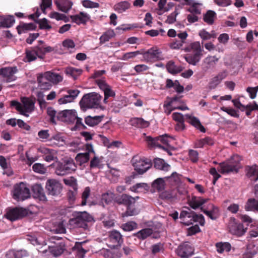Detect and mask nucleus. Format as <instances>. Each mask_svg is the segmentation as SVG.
I'll return each instance as SVG.
<instances>
[{
    "instance_id": "32",
    "label": "nucleus",
    "mask_w": 258,
    "mask_h": 258,
    "mask_svg": "<svg viewBox=\"0 0 258 258\" xmlns=\"http://www.w3.org/2000/svg\"><path fill=\"white\" fill-rule=\"evenodd\" d=\"M85 148L87 152L84 153H79L77 155L76 159H78L80 157L82 160L81 161H88L89 159L90 154H94L92 145L90 144H86Z\"/></svg>"
},
{
    "instance_id": "64",
    "label": "nucleus",
    "mask_w": 258,
    "mask_h": 258,
    "mask_svg": "<svg viewBox=\"0 0 258 258\" xmlns=\"http://www.w3.org/2000/svg\"><path fill=\"white\" fill-rule=\"evenodd\" d=\"M82 4L85 8H98L99 4L97 3L92 2L90 0H84L82 2Z\"/></svg>"
},
{
    "instance_id": "44",
    "label": "nucleus",
    "mask_w": 258,
    "mask_h": 258,
    "mask_svg": "<svg viewBox=\"0 0 258 258\" xmlns=\"http://www.w3.org/2000/svg\"><path fill=\"white\" fill-rule=\"evenodd\" d=\"M213 144V140L209 137L198 140L195 143L197 148H204L207 146H211Z\"/></svg>"
},
{
    "instance_id": "38",
    "label": "nucleus",
    "mask_w": 258,
    "mask_h": 258,
    "mask_svg": "<svg viewBox=\"0 0 258 258\" xmlns=\"http://www.w3.org/2000/svg\"><path fill=\"white\" fill-rule=\"evenodd\" d=\"M211 210H202L203 212L212 220H216L219 216V209L213 205H210Z\"/></svg>"
},
{
    "instance_id": "46",
    "label": "nucleus",
    "mask_w": 258,
    "mask_h": 258,
    "mask_svg": "<svg viewBox=\"0 0 258 258\" xmlns=\"http://www.w3.org/2000/svg\"><path fill=\"white\" fill-rule=\"evenodd\" d=\"M82 72L81 69L73 67H68L65 70L66 74L72 77L74 79H76L78 76L80 75Z\"/></svg>"
},
{
    "instance_id": "4",
    "label": "nucleus",
    "mask_w": 258,
    "mask_h": 258,
    "mask_svg": "<svg viewBox=\"0 0 258 258\" xmlns=\"http://www.w3.org/2000/svg\"><path fill=\"white\" fill-rule=\"evenodd\" d=\"M22 104L17 101H12L11 105L15 107L20 114L28 116V113L32 112L34 108V104L32 100L27 97L21 98Z\"/></svg>"
},
{
    "instance_id": "23",
    "label": "nucleus",
    "mask_w": 258,
    "mask_h": 258,
    "mask_svg": "<svg viewBox=\"0 0 258 258\" xmlns=\"http://www.w3.org/2000/svg\"><path fill=\"white\" fill-rule=\"evenodd\" d=\"M72 21L80 25L81 24H85L90 19L89 15L84 12H80L79 14L71 16Z\"/></svg>"
},
{
    "instance_id": "29",
    "label": "nucleus",
    "mask_w": 258,
    "mask_h": 258,
    "mask_svg": "<svg viewBox=\"0 0 258 258\" xmlns=\"http://www.w3.org/2000/svg\"><path fill=\"white\" fill-rule=\"evenodd\" d=\"M206 202V199L197 197H193L188 201L189 205L194 209L200 208Z\"/></svg>"
},
{
    "instance_id": "28",
    "label": "nucleus",
    "mask_w": 258,
    "mask_h": 258,
    "mask_svg": "<svg viewBox=\"0 0 258 258\" xmlns=\"http://www.w3.org/2000/svg\"><path fill=\"white\" fill-rule=\"evenodd\" d=\"M185 116L189 123L192 124L197 129L199 130L201 132L203 133L205 132V128L202 125V124L200 122V121L198 118L189 114H186Z\"/></svg>"
},
{
    "instance_id": "55",
    "label": "nucleus",
    "mask_w": 258,
    "mask_h": 258,
    "mask_svg": "<svg viewBox=\"0 0 258 258\" xmlns=\"http://www.w3.org/2000/svg\"><path fill=\"white\" fill-rule=\"evenodd\" d=\"M123 204L127 205L128 207L134 204L136 202V199L127 195H123L121 197Z\"/></svg>"
},
{
    "instance_id": "5",
    "label": "nucleus",
    "mask_w": 258,
    "mask_h": 258,
    "mask_svg": "<svg viewBox=\"0 0 258 258\" xmlns=\"http://www.w3.org/2000/svg\"><path fill=\"white\" fill-rule=\"evenodd\" d=\"M13 196L17 201H24L30 196L29 189L23 182L16 184L14 188Z\"/></svg>"
},
{
    "instance_id": "41",
    "label": "nucleus",
    "mask_w": 258,
    "mask_h": 258,
    "mask_svg": "<svg viewBox=\"0 0 258 258\" xmlns=\"http://www.w3.org/2000/svg\"><path fill=\"white\" fill-rule=\"evenodd\" d=\"M167 71L172 74H175L180 72L182 70V67L175 65L172 61H169L166 64Z\"/></svg>"
},
{
    "instance_id": "49",
    "label": "nucleus",
    "mask_w": 258,
    "mask_h": 258,
    "mask_svg": "<svg viewBox=\"0 0 258 258\" xmlns=\"http://www.w3.org/2000/svg\"><path fill=\"white\" fill-rule=\"evenodd\" d=\"M217 251L222 253L224 252H228L231 249V245L228 242H219L216 244Z\"/></svg>"
},
{
    "instance_id": "14",
    "label": "nucleus",
    "mask_w": 258,
    "mask_h": 258,
    "mask_svg": "<svg viewBox=\"0 0 258 258\" xmlns=\"http://www.w3.org/2000/svg\"><path fill=\"white\" fill-rule=\"evenodd\" d=\"M67 94L58 100V103L60 105L65 104L74 101L80 93L78 89H69Z\"/></svg>"
},
{
    "instance_id": "33",
    "label": "nucleus",
    "mask_w": 258,
    "mask_h": 258,
    "mask_svg": "<svg viewBox=\"0 0 258 258\" xmlns=\"http://www.w3.org/2000/svg\"><path fill=\"white\" fill-rule=\"evenodd\" d=\"M173 101L174 102V103L175 105H179L181 104V101L180 97L176 96L171 98L169 102L166 104H165L164 105L165 112L168 115L170 114L172 111L177 109L173 108H172V107L170 106V105H171V102Z\"/></svg>"
},
{
    "instance_id": "17",
    "label": "nucleus",
    "mask_w": 258,
    "mask_h": 258,
    "mask_svg": "<svg viewBox=\"0 0 258 258\" xmlns=\"http://www.w3.org/2000/svg\"><path fill=\"white\" fill-rule=\"evenodd\" d=\"M188 34L186 32L184 31L177 33V38L170 44V47L173 49H179L181 48L183 44L185 42Z\"/></svg>"
},
{
    "instance_id": "50",
    "label": "nucleus",
    "mask_w": 258,
    "mask_h": 258,
    "mask_svg": "<svg viewBox=\"0 0 258 258\" xmlns=\"http://www.w3.org/2000/svg\"><path fill=\"white\" fill-rule=\"evenodd\" d=\"M202 56L196 54H188L184 58L188 63L195 66L200 60Z\"/></svg>"
},
{
    "instance_id": "62",
    "label": "nucleus",
    "mask_w": 258,
    "mask_h": 258,
    "mask_svg": "<svg viewBox=\"0 0 258 258\" xmlns=\"http://www.w3.org/2000/svg\"><path fill=\"white\" fill-rule=\"evenodd\" d=\"M104 70L96 71L94 72L93 78L95 79V82L97 85V80L106 81L105 77H102L105 74Z\"/></svg>"
},
{
    "instance_id": "18",
    "label": "nucleus",
    "mask_w": 258,
    "mask_h": 258,
    "mask_svg": "<svg viewBox=\"0 0 258 258\" xmlns=\"http://www.w3.org/2000/svg\"><path fill=\"white\" fill-rule=\"evenodd\" d=\"M176 252L181 258H188L193 254L194 250L188 244H183L178 246Z\"/></svg>"
},
{
    "instance_id": "24",
    "label": "nucleus",
    "mask_w": 258,
    "mask_h": 258,
    "mask_svg": "<svg viewBox=\"0 0 258 258\" xmlns=\"http://www.w3.org/2000/svg\"><path fill=\"white\" fill-rule=\"evenodd\" d=\"M131 7V4L127 1L116 3L113 7L114 11L118 14L126 12Z\"/></svg>"
},
{
    "instance_id": "56",
    "label": "nucleus",
    "mask_w": 258,
    "mask_h": 258,
    "mask_svg": "<svg viewBox=\"0 0 258 258\" xmlns=\"http://www.w3.org/2000/svg\"><path fill=\"white\" fill-rule=\"evenodd\" d=\"M154 167L163 171H168L171 169V166L167 162H154Z\"/></svg>"
},
{
    "instance_id": "1",
    "label": "nucleus",
    "mask_w": 258,
    "mask_h": 258,
    "mask_svg": "<svg viewBox=\"0 0 258 258\" xmlns=\"http://www.w3.org/2000/svg\"><path fill=\"white\" fill-rule=\"evenodd\" d=\"M174 140L172 137L168 136L167 134L153 138L150 136H147L145 141L147 143L148 146L151 148H159L167 151L169 155H171V151L169 150L171 146L170 142Z\"/></svg>"
},
{
    "instance_id": "52",
    "label": "nucleus",
    "mask_w": 258,
    "mask_h": 258,
    "mask_svg": "<svg viewBox=\"0 0 258 258\" xmlns=\"http://www.w3.org/2000/svg\"><path fill=\"white\" fill-rule=\"evenodd\" d=\"M35 26L32 23L20 24L17 28L18 32L20 34L27 30H33Z\"/></svg>"
},
{
    "instance_id": "13",
    "label": "nucleus",
    "mask_w": 258,
    "mask_h": 258,
    "mask_svg": "<svg viewBox=\"0 0 258 258\" xmlns=\"http://www.w3.org/2000/svg\"><path fill=\"white\" fill-rule=\"evenodd\" d=\"M27 212L25 209L15 208L9 210L7 212V218L11 221H15L26 216Z\"/></svg>"
},
{
    "instance_id": "39",
    "label": "nucleus",
    "mask_w": 258,
    "mask_h": 258,
    "mask_svg": "<svg viewBox=\"0 0 258 258\" xmlns=\"http://www.w3.org/2000/svg\"><path fill=\"white\" fill-rule=\"evenodd\" d=\"M40 151L45 154L44 159L46 161H54L56 159V154L54 150L47 148H42Z\"/></svg>"
},
{
    "instance_id": "57",
    "label": "nucleus",
    "mask_w": 258,
    "mask_h": 258,
    "mask_svg": "<svg viewBox=\"0 0 258 258\" xmlns=\"http://www.w3.org/2000/svg\"><path fill=\"white\" fill-rule=\"evenodd\" d=\"M121 228L124 231H131L137 228V224L133 221H130L121 225Z\"/></svg>"
},
{
    "instance_id": "53",
    "label": "nucleus",
    "mask_w": 258,
    "mask_h": 258,
    "mask_svg": "<svg viewBox=\"0 0 258 258\" xmlns=\"http://www.w3.org/2000/svg\"><path fill=\"white\" fill-rule=\"evenodd\" d=\"M37 57V53L33 48L26 51L25 61L30 62L35 60Z\"/></svg>"
},
{
    "instance_id": "20",
    "label": "nucleus",
    "mask_w": 258,
    "mask_h": 258,
    "mask_svg": "<svg viewBox=\"0 0 258 258\" xmlns=\"http://www.w3.org/2000/svg\"><path fill=\"white\" fill-rule=\"evenodd\" d=\"M33 196L35 199L41 201H46V197L42 186L39 184H35L32 187Z\"/></svg>"
},
{
    "instance_id": "63",
    "label": "nucleus",
    "mask_w": 258,
    "mask_h": 258,
    "mask_svg": "<svg viewBox=\"0 0 258 258\" xmlns=\"http://www.w3.org/2000/svg\"><path fill=\"white\" fill-rule=\"evenodd\" d=\"M141 54H142V52L140 51L126 52L122 55L121 59L127 60L130 59H133L136 57L138 55Z\"/></svg>"
},
{
    "instance_id": "6",
    "label": "nucleus",
    "mask_w": 258,
    "mask_h": 258,
    "mask_svg": "<svg viewBox=\"0 0 258 258\" xmlns=\"http://www.w3.org/2000/svg\"><path fill=\"white\" fill-rule=\"evenodd\" d=\"M55 173L58 175H64L76 169L75 162H55Z\"/></svg>"
},
{
    "instance_id": "27",
    "label": "nucleus",
    "mask_w": 258,
    "mask_h": 258,
    "mask_svg": "<svg viewBox=\"0 0 258 258\" xmlns=\"http://www.w3.org/2000/svg\"><path fill=\"white\" fill-rule=\"evenodd\" d=\"M246 175L251 180L256 181L258 180V166L255 164L251 166L246 167Z\"/></svg>"
},
{
    "instance_id": "31",
    "label": "nucleus",
    "mask_w": 258,
    "mask_h": 258,
    "mask_svg": "<svg viewBox=\"0 0 258 258\" xmlns=\"http://www.w3.org/2000/svg\"><path fill=\"white\" fill-rule=\"evenodd\" d=\"M100 253L104 258H119L120 257V253L116 249H103Z\"/></svg>"
},
{
    "instance_id": "40",
    "label": "nucleus",
    "mask_w": 258,
    "mask_h": 258,
    "mask_svg": "<svg viewBox=\"0 0 258 258\" xmlns=\"http://www.w3.org/2000/svg\"><path fill=\"white\" fill-rule=\"evenodd\" d=\"M103 118V116H88L85 118V123L90 126H95L98 123H99Z\"/></svg>"
},
{
    "instance_id": "26",
    "label": "nucleus",
    "mask_w": 258,
    "mask_h": 258,
    "mask_svg": "<svg viewBox=\"0 0 258 258\" xmlns=\"http://www.w3.org/2000/svg\"><path fill=\"white\" fill-rule=\"evenodd\" d=\"M152 165V162H134L135 170L139 174H143Z\"/></svg>"
},
{
    "instance_id": "43",
    "label": "nucleus",
    "mask_w": 258,
    "mask_h": 258,
    "mask_svg": "<svg viewBox=\"0 0 258 258\" xmlns=\"http://www.w3.org/2000/svg\"><path fill=\"white\" fill-rule=\"evenodd\" d=\"M165 178H158L155 180L152 183L153 188L158 191L162 190L165 187Z\"/></svg>"
},
{
    "instance_id": "37",
    "label": "nucleus",
    "mask_w": 258,
    "mask_h": 258,
    "mask_svg": "<svg viewBox=\"0 0 258 258\" xmlns=\"http://www.w3.org/2000/svg\"><path fill=\"white\" fill-rule=\"evenodd\" d=\"M109 239L111 242L116 245H118L122 242V236L116 230L112 231L109 233Z\"/></svg>"
},
{
    "instance_id": "16",
    "label": "nucleus",
    "mask_w": 258,
    "mask_h": 258,
    "mask_svg": "<svg viewBox=\"0 0 258 258\" xmlns=\"http://www.w3.org/2000/svg\"><path fill=\"white\" fill-rule=\"evenodd\" d=\"M37 81L38 87L41 90H47L52 87L46 72L38 74L37 76Z\"/></svg>"
},
{
    "instance_id": "30",
    "label": "nucleus",
    "mask_w": 258,
    "mask_h": 258,
    "mask_svg": "<svg viewBox=\"0 0 258 258\" xmlns=\"http://www.w3.org/2000/svg\"><path fill=\"white\" fill-rule=\"evenodd\" d=\"M50 80L51 85H57L62 81L63 77L60 74L52 71L45 72Z\"/></svg>"
},
{
    "instance_id": "25",
    "label": "nucleus",
    "mask_w": 258,
    "mask_h": 258,
    "mask_svg": "<svg viewBox=\"0 0 258 258\" xmlns=\"http://www.w3.org/2000/svg\"><path fill=\"white\" fill-rule=\"evenodd\" d=\"M49 252L55 256L60 255L64 250V244L59 242L54 245L48 246Z\"/></svg>"
},
{
    "instance_id": "47",
    "label": "nucleus",
    "mask_w": 258,
    "mask_h": 258,
    "mask_svg": "<svg viewBox=\"0 0 258 258\" xmlns=\"http://www.w3.org/2000/svg\"><path fill=\"white\" fill-rule=\"evenodd\" d=\"M216 17V13L211 10L208 11L204 16V20L209 25L213 24Z\"/></svg>"
},
{
    "instance_id": "3",
    "label": "nucleus",
    "mask_w": 258,
    "mask_h": 258,
    "mask_svg": "<svg viewBox=\"0 0 258 258\" xmlns=\"http://www.w3.org/2000/svg\"><path fill=\"white\" fill-rule=\"evenodd\" d=\"M181 223L186 225H189L195 222H198L201 225H204L205 219L203 215L197 214L188 208H185L181 211L179 216Z\"/></svg>"
},
{
    "instance_id": "12",
    "label": "nucleus",
    "mask_w": 258,
    "mask_h": 258,
    "mask_svg": "<svg viewBox=\"0 0 258 258\" xmlns=\"http://www.w3.org/2000/svg\"><path fill=\"white\" fill-rule=\"evenodd\" d=\"M93 221V217L86 212L79 213L75 219V223L80 227L86 229L87 227V222Z\"/></svg>"
},
{
    "instance_id": "51",
    "label": "nucleus",
    "mask_w": 258,
    "mask_h": 258,
    "mask_svg": "<svg viewBox=\"0 0 258 258\" xmlns=\"http://www.w3.org/2000/svg\"><path fill=\"white\" fill-rule=\"evenodd\" d=\"M153 230L151 228L143 229L135 234V235L140 239H144L151 235Z\"/></svg>"
},
{
    "instance_id": "11",
    "label": "nucleus",
    "mask_w": 258,
    "mask_h": 258,
    "mask_svg": "<svg viewBox=\"0 0 258 258\" xmlns=\"http://www.w3.org/2000/svg\"><path fill=\"white\" fill-rule=\"evenodd\" d=\"M239 167V165L234 162H220L218 171L222 174L237 172Z\"/></svg>"
},
{
    "instance_id": "35",
    "label": "nucleus",
    "mask_w": 258,
    "mask_h": 258,
    "mask_svg": "<svg viewBox=\"0 0 258 258\" xmlns=\"http://www.w3.org/2000/svg\"><path fill=\"white\" fill-rule=\"evenodd\" d=\"M149 189V186L146 183H138L130 187V190L136 193L145 192Z\"/></svg>"
},
{
    "instance_id": "58",
    "label": "nucleus",
    "mask_w": 258,
    "mask_h": 258,
    "mask_svg": "<svg viewBox=\"0 0 258 258\" xmlns=\"http://www.w3.org/2000/svg\"><path fill=\"white\" fill-rule=\"evenodd\" d=\"M51 231L57 233H64L66 232V229L62 223L59 222L57 225L56 223L54 224Z\"/></svg>"
},
{
    "instance_id": "19",
    "label": "nucleus",
    "mask_w": 258,
    "mask_h": 258,
    "mask_svg": "<svg viewBox=\"0 0 258 258\" xmlns=\"http://www.w3.org/2000/svg\"><path fill=\"white\" fill-rule=\"evenodd\" d=\"M159 53V49L152 48L142 54L143 58L146 61L154 62L158 59Z\"/></svg>"
},
{
    "instance_id": "48",
    "label": "nucleus",
    "mask_w": 258,
    "mask_h": 258,
    "mask_svg": "<svg viewBox=\"0 0 258 258\" xmlns=\"http://www.w3.org/2000/svg\"><path fill=\"white\" fill-rule=\"evenodd\" d=\"M115 33L113 30H108L104 32L100 37V43L102 44L105 42L108 41L111 38L113 37Z\"/></svg>"
},
{
    "instance_id": "61",
    "label": "nucleus",
    "mask_w": 258,
    "mask_h": 258,
    "mask_svg": "<svg viewBox=\"0 0 258 258\" xmlns=\"http://www.w3.org/2000/svg\"><path fill=\"white\" fill-rule=\"evenodd\" d=\"M179 14L178 9L176 8L175 11L170 14L166 20V23L169 24L174 23L176 21V17Z\"/></svg>"
},
{
    "instance_id": "9",
    "label": "nucleus",
    "mask_w": 258,
    "mask_h": 258,
    "mask_svg": "<svg viewBox=\"0 0 258 258\" xmlns=\"http://www.w3.org/2000/svg\"><path fill=\"white\" fill-rule=\"evenodd\" d=\"M18 72L17 67H9L0 69V76L6 82H10L16 80L15 74Z\"/></svg>"
},
{
    "instance_id": "45",
    "label": "nucleus",
    "mask_w": 258,
    "mask_h": 258,
    "mask_svg": "<svg viewBox=\"0 0 258 258\" xmlns=\"http://www.w3.org/2000/svg\"><path fill=\"white\" fill-rule=\"evenodd\" d=\"M15 23V19L13 16H9L3 18L0 22V27L9 28L12 26Z\"/></svg>"
},
{
    "instance_id": "10",
    "label": "nucleus",
    "mask_w": 258,
    "mask_h": 258,
    "mask_svg": "<svg viewBox=\"0 0 258 258\" xmlns=\"http://www.w3.org/2000/svg\"><path fill=\"white\" fill-rule=\"evenodd\" d=\"M76 115L75 110H65L58 113L57 118L63 122L72 123L76 120Z\"/></svg>"
},
{
    "instance_id": "54",
    "label": "nucleus",
    "mask_w": 258,
    "mask_h": 258,
    "mask_svg": "<svg viewBox=\"0 0 258 258\" xmlns=\"http://www.w3.org/2000/svg\"><path fill=\"white\" fill-rule=\"evenodd\" d=\"M199 35L203 40H208L212 38H216V35L214 32L211 33L206 31L205 29L200 30L199 32Z\"/></svg>"
},
{
    "instance_id": "59",
    "label": "nucleus",
    "mask_w": 258,
    "mask_h": 258,
    "mask_svg": "<svg viewBox=\"0 0 258 258\" xmlns=\"http://www.w3.org/2000/svg\"><path fill=\"white\" fill-rule=\"evenodd\" d=\"M73 190L69 189L68 192V198L71 203H73L76 200L78 187H71Z\"/></svg>"
},
{
    "instance_id": "15",
    "label": "nucleus",
    "mask_w": 258,
    "mask_h": 258,
    "mask_svg": "<svg viewBox=\"0 0 258 258\" xmlns=\"http://www.w3.org/2000/svg\"><path fill=\"white\" fill-rule=\"evenodd\" d=\"M247 227L244 228L243 224L240 222L233 220L229 224V231L233 235L241 236L245 233Z\"/></svg>"
},
{
    "instance_id": "8",
    "label": "nucleus",
    "mask_w": 258,
    "mask_h": 258,
    "mask_svg": "<svg viewBox=\"0 0 258 258\" xmlns=\"http://www.w3.org/2000/svg\"><path fill=\"white\" fill-rule=\"evenodd\" d=\"M97 86L99 89L104 92V98L103 101L104 104L107 103L108 99L110 97H115V91L112 89V87L106 83V81L97 80Z\"/></svg>"
},
{
    "instance_id": "7",
    "label": "nucleus",
    "mask_w": 258,
    "mask_h": 258,
    "mask_svg": "<svg viewBox=\"0 0 258 258\" xmlns=\"http://www.w3.org/2000/svg\"><path fill=\"white\" fill-rule=\"evenodd\" d=\"M61 184L57 180L49 179L46 181L45 188L48 195L58 196L62 190Z\"/></svg>"
},
{
    "instance_id": "2",
    "label": "nucleus",
    "mask_w": 258,
    "mask_h": 258,
    "mask_svg": "<svg viewBox=\"0 0 258 258\" xmlns=\"http://www.w3.org/2000/svg\"><path fill=\"white\" fill-rule=\"evenodd\" d=\"M102 96L96 92H92L85 94L80 101L81 108L83 110L90 108H98L100 107Z\"/></svg>"
},
{
    "instance_id": "34",
    "label": "nucleus",
    "mask_w": 258,
    "mask_h": 258,
    "mask_svg": "<svg viewBox=\"0 0 258 258\" xmlns=\"http://www.w3.org/2000/svg\"><path fill=\"white\" fill-rule=\"evenodd\" d=\"M130 122L132 125L137 127H147L150 124L149 121H146L142 118L138 117L131 118Z\"/></svg>"
},
{
    "instance_id": "60",
    "label": "nucleus",
    "mask_w": 258,
    "mask_h": 258,
    "mask_svg": "<svg viewBox=\"0 0 258 258\" xmlns=\"http://www.w3.org/2000/svg\"><path fill=\"white\" fill-rule=\"evenodd\" d=\"M33 169L34 172L40 173L44 174L45 173L46 168L44 165L40 163H36L33 166Z\"/></svg>"
},
{
    "instance_id": "42",
    "label": "nucleus",
    "mask_w": 258,
    "mask_h": 258,
    "mask_svg": "<svg viewBox=\"0 0 258 258\" xmlns=\"http://www.w3.org/2000/svg\"><path fill=\"white\" fill-rule=\"evenodd\" d=\"M245 209L246 211H258V201L252 198L248 199L245 206Z\"/></svg>"
},
{
    "instance_id": "22",
    "label": "nucleus",
    "mask_w": 258,
    "mask_h": 258,
    "mask_svg": "<svg viewBox=\"0 0 258 258\" xmlns=\"http://www.w3.org/2000/svg\"><path fill=\"white\" fill-rule=\"evenodd\" d=\"M219 58L216 56L208 55L203 60V66L205 71L213 68Z\"/></svg>"
},
{
    "instance_id": "36",
    "label": "nucleus",
    "mask_w": 258,
    "mask_h": 258,
    "mask_svg": "<svg viewBox=\"0 0 258 258\" xmlns=\"http://www.w3.org/2000/svg\"><path fill=\"white\" fill-rule=\"evenodd\" d=\"M185 51H191L193 54H196L202 55L203 49L201 47L200 43L199 41H196L191 43L189 46L185 49Z\"/></svg>"
},
{
    "instance_id": "21",
    "label": "nucleus",
    "mask_w": 258,
    "mask_h": 258,
    "mask_svg": "<svg viewBox=\"0 0 258 258\" xmlns=\"http://www.w3.org/2000/svg\"><path fill=\"white\" fill-rule=\"evenodd\" d=\"M55 4L57 9L64 13L68 12L73 5V2L69 0H56Z\"/></svg>"
}]
</instances>
